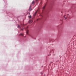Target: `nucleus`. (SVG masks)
I'll return each mask as SVG.
<instances>
[{"label": "nucleus", "instance_id": "ddd939ff", "mask_svg": "<svg viewBox=\"0 0 76 76\" xmlns=\"http://www.w3.org/2000/svg\"><path fill=\"white\" fill-rule=\"evenodd\" d=\"M37 15V12H35L34 13V16H35Z\"/></svg>", "mask_w": 76, "mask_h": 76}, {"label": "nucleus", "instance_id": "5701e85b", "mask_svg": "<svg viewBox=\"0 0 76 76\" xmlns=\"http://www.w3.org/2000/svg\"><path fill=\"white\" fill-rule=\"evenodd\" d=\"M42 67H43V66H42Z\"/></svg>", "mask_w": 76, "mask_h": 76}, {"label": "nucleus", "instance_id": "f8f14e48", "mask_svg": "<svg viewBox=\"0 0 76 76\" xmlns=\"http://www.w3.org/2000/svg\"><path fill=\"white\" fill-rule=\"evenodd\" d=\"M28 18L30 19H31V18H32V16H31V15H30V16H28Z\"/></svg>", "mask_w": 76, "mask_h": 76}, {"label": "nucleus", "instance_id": "20e7f679", "mask_svg": "<svg viewBox=\"0 0 76 76\" xmlns=\"http://www.w3.org/2000/svg\"><path fill=\"white\" fill-rule=\"evenodd\" d=\"M65 16H66V15H64V16L63 17L64 18H65V20H66V19H67V18H70V16L69 14H68V16L67 17H66Z\"/></svg>", "mask_w": 76, "mask_h": 76}, {"label": "nucleus", "instance_id": "7ed1b4c3", "mask_svg": "<svg viewBox=\"0 0 76 76\" xmlns=\"http://www.w3.org/2000/svg\"><path fill=\"white\" fill-rule=\"evenodd\" d=\"M54 41H55L54 39H49L48 40V42H50L51 41L52 42H54Z\"/></svg>", "mask_w": 76, "mask_h": 76}, {"label": "nucleus", "instance_id": "423d86ee", "mask_svg": "<svg viewBox=\"0 0 76 76\" xmlns=\"http://www.w3.org/2000/svg\"><path fill=\"white\" fill-rule=\"evenodd\" d=\"M31 5H30L29 7V9H28V10H29V11H31V10H32V8H31Z\"/></svg>", "mask_w": 76, "mask_h": 76}, {"label": "nucleus", "instance_id": "6e6552de", "mask_svg": "<svg viewBox=\"0 0 76 76\" xmlns=\"http://www.w3.org/2000/svg\"><path fill=\"white\" fill-rule=\"evenodd\" d=\"M18 26H17V28H19L20 29H21V27H20V25L19 24H18Z\"/></svg>", "mask_w": 76, "mask_h": 76}, {"label": "nucleus", "instance_id": "393cba45", "mask_svg": "<svg viewBox=\"0 0 76 76\" xmlns=\"http://www.w3.org/2000/svg\"><path fill=\"white\" fill-rule=\"evenodd\" d=\"M26 37V36L24 37Z\"/></svg>", "mask_w": 76, "mask_h": 76}, {"label": "nucleus", "instance_id": "b1692460", "mask_svg": "<svg viewBox=\"0 0 76 76\" xmlns=\"http://www.w3.org/2000/svg\"><path fill=\"white\" fill-rule=\"evenodd\" d=\"M61 13H62V12L61 11Z\"/></svg>", "mask_w": 76, "mask_h": 76}, {"label": "nucleus", "instance_id": "9b49d317", "mask_svg": "<svg viewBox=\"0 0 76 76\" xmlns=\"http://www.w3.org/2000/svg\"><path fill=\"white\" fill-rule=\"evenodd\" d=\"M34 3H35V1H33L31 3V4L32 5L33 4H34Z\"/></svg>", "mask_w": 76, "mask_h": 76}, {"label": "nucleus", "instance_id": "f3484780", "mask_svg": "<svg viewBox=\"0 0 76 76\" xmlns=\"http://www.w3.org/2000/svg\"><path fill=\"white\" fill-rule=\"evenodd\" d=\"M41 74L42 75L43 73L42 72H41Z\"/></svg>", "mask_w": 76, "mask_h": 76}, {"label": "nucleus", "instance_id": "1a4fd4ad", "mask_svg": "<svg viewBox=\"0 0 76 76\" xmlns=\"http://www.w3.org/2000/svg\"><path fill=\"white\" fill-rule=\"evenodd\" d=\"M28 14H29V15H30V12H27L26 14V15L25 16H26V15H28Z\"/></svg>", "mask_w": 76, "mask_h": 76}, {"label": "nucleus", "instance_id": "f257e3e1", "mask_svg": "<svg viewBox=\"0 0 76 76\" xmlns=\"http://www.w3.org/2000/svg\"><path fill=\"white\" fill-rule=\"evenodd\" d=\"M47 2L45 4V6L42 8V10L44 15L40 14L41 18H39L38 20L39 22L42 23H43L45 20L47 19V17L48 16V13L50 10L52 9L53 6L54 4V1L53 0H46Z\"/></svg>", "mask_w": 76, "mask_h": 76}, {"label": "nucleus", "instance_id": "4be33fe9", "mask_svg": "<svg viewBox=\"0 0 76 76\" xmlns=\"http://www.w3.org/2000/svg\"><path fill=\"white\" fill-rule=\"evenodd\" d=\"M60 56V57H61V56Z\"/></svg>", "mask_w": 76, "mask_h": 76}, {"label": "nucleus", "instance_id": "9d476101", "mask_svg": "<svg viewBox=\"0 0 76 76\" xmlns=\"http://www.w3.org/2000/svg\"><path fill=\"white\" fill-rule=\"evenodd\" d=\"M40 30L38 28L37 30V33H38V32H39V31Z\"/></svg>", "mask_w": 76, "mask_h": 76}, {"label": "nucleus", "instance_id": "39448f33", "mask_svg": "<svg viewBox=\"0 0 76 76\" xmlns=\"http://www.w3.org/2000/svg\"><path fill=\"white\" fill-rule=\"evenodd\" d=\"M24 35V34L23 33H20L19 34L20 36H21L22 37H24V36L23 35Z\"/></svg>", "mask_w": 76, "mask_h": 76}, {"label": "nucleus", "instance_id": "a211bd4d", "mask_svg": "<svg viewBox=\"0 0 76 76\" xmlns=\"http://www.w3.org/2000/svg\"><path fill=\"white\" fill-rule=\"evenodd\" d=\"M51 50L50 51V52L49 53L50 54L51 53Z\"/></svg>", "mask_w": 76, "mask_h": 76}, {"label": "nucleus", "instance_id": "bb28decb", "mask_svg": "<svg viewBox=\"0 0 76 76\" xmlns=\"http://www.w3.org/2000/svg\"><path fill=\"white\" fill-rule=\"evenodd\" d=\"M38 40H39V39Z\"/></svg>", "mask_w": 76, "mask_h": 76}, {"label": "nucleus", "instance_id": "dca6fc26", "mask_svg": "<svg viewBox=\"0 0 76 76\" xmlns=\"http://www.w3.org/2000/svg\"><path fill=\"white\" fill-rule=\"evenodd\" d=\"M27 31H28L27 34H28V31H29V30H27Z\"/></svg>", "mask_w": 76, "mask_h": 76}, {"label": "nucleus", "instance_id": "aec40b11", "mask_svg": "<svg viewBox=\"0 0 76 76\" xmlns=\"http://www.w3.org/2000/svg\"><path fill=\"white\" fill-rule=\"evenodd\" d=\"M22 31H23V29H22Z\"/></svg>", "mask_w": 76, "mask_h": 76}, {"label": "nucleus", "instance_id": "a878e982", "mask_svg": "<svg viewBox=\"0 0 76 76\" xmlns=\"http://www.w3.org/2000/svg\"><path fill=\"white\" fill-rule=\"evenodd\" d=\"M36 1H37V0H36Z\"/></svg>", "mask_w": 76, "mask_h": 76}, {"label": "nucleus", "instance_id": "2eb2a0df", "mask_svg": "<svg viewBox=\"0 0 76 76\" xmlns=\"http://www.w3.org/2000/svg\"><path fill=\"white\" fill-rule=\"evenodd\" d=\"M51 54H50V55H48V56H51Z\"/></svg>", "mask_w": 76, "mask_h": 76}, {"label": "nucleus", "instance_id": "412c9836", "mask_svg": "<svg viewBox=\"0 0 76 76\" xmlns=\"http://www.w3.org/2000/svg\"><path fill=\"white\" fill-rule=\"evenodd\" d=\"M36 39V38H34V39H35V40Z\"/></svg>", "mask_w": 76, "mask_h": 76}, {"label": "nucleus", "instance_id": "f03ea898", "mask_svg": "<svg viewBox=\"0 0 76 76\" xmlns=\"http://www.w3.org/2000/svg\"><path fill=\"white\" fill-rule=\"evenodd\" d=\"M63 29V26L60 25L58 26V34L57 35V38L55 40V41H58V39H59V37L61 35V34L62 32V29Z\"/></svg>", "mask_w": 76, "mask_h": 76}, {"label": "nucleus", "instance_id": "0eeeda50", "mask_svg": "<svg viewBox=\"0 0 76 76\" xmlns=\"http://www.w3.org/2000/svg\"><path fill=\"white\" fill-rule=\"evenodd\" d=\"M3 0L4 1L6 5H7V0Z\"/></svg>", "mask_w": 76, "mask_h": 76}, {"label": "nucleus", "instance_id": "4468645a", "mask_svg": "<svg viewBox=\"0 0 76 76\" xmlns=\"http://www.w3.org/2000/svg\"><path fill=\"white\" fill-rule=\"evenodd\" d=\"M21 26H23V24H21Z\"/></svg>", "mask_w": 76, "mask_h": 76}, {"label": "nucleus", "instance_id": "6ab92c4d", "mask_svg": "<svg viewBox=\"0 0 76 76\" xmlns=\"http://www.w3.org/2000/svg\"><path fill=\"white\" fill-rule=\"evenodd\" d=\"M61 21L62 22V20H61Z\"/></svg>", "mask_w": 76, "mask_h": 76}]
</instances>
